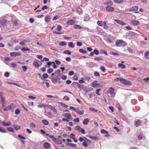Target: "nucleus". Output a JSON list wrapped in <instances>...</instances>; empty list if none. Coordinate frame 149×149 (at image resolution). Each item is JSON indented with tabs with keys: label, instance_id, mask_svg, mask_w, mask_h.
I'll return each instance as SVG.
<instances>
[{
	"label": "nucleus",
	"instance_id": "obj_1",
	"mask_svg": "<svg viewBox=\"0 0 149 149\" xmlns=\"http://www.w3.org/2000/svg\"><path fill=\"white\" fill-rule=\"evenodd\" d=\"M9 14H6L3 15L0 19V27L3 31H6L4 27H5L7 24V21L5 18H9Z\"/></svg>",
	"mask_w": 149,
	"mask_h": 149
},
{
	"label": "nucleus",
	"instance_id": "obj_2",
	"mask_svg": "<svg viewBox=\"0 0 149 149\" xmlns=\"http://www.w3.org/2000/svg\"><path fill=\"white\" fill-rule=\"evenodd\" d=\"M115 43L117 47L125 46L127 45V43L122 40H118Z\"/></svg>",
	"mask_w": 149,
	"mask_h": 149
},
{
	"label": "nucleus",
	"instance_id": "obj_3",
	"mask_svg": "<svg viewBox=\"0 0 149 149\" xmlns=\"http://www.w3.org/2000/svg\"><path fill=\"white\" fill-rule=\"evenodd\" d=\"M9 20H11L12 21L13 24L15 25H17L18 24V23L15 20H14L15 19V17L13 15H12L11 14H10L9 15Z\"/></svg>",
	"mask_w": 149,
	"mask_h": 149
},
{
	"label": "nucleus",
	"instance_id": "obj_4",
	"mask_svg": "<svg viewBox=\"0 0 149 149\" xmlns=\"http://www.w3.org/2000/svg\"><path fill=\"white\" fill-rule=\"evenodd\" d=\"M120 82L121 83L125 85L130 86L132 84L131 82L130 81L127 80L126 79L123 78V79H120Z\"/></svg>",
	"mask_w": 149,
	"mask_h": 149
},
{
	"label": "nucleus",
	"instance_id": "obj_5",
	"mask_svg": "<svg viewBox=\"0 0 149 149\" xmlns=\"http://www.w3.org/2000/svg\"><path fill=\"white\" fill-rule=\"evenodd\" d=\"M97 81H94L92 83V86L95 88L100 87H101V85L97 83Z\"/></svg>",
	"mask_w": 149,
	"mask_h": 149
},
{
	"label": "nucleus",
	"instance_id": "obj_6",
	"mask_svg": "<svg viewBox=\"0 0 149 149\" xmlns=\"http://www.w3.org/2000/svg\"><path fill=\"white\" fill-rule=\"evenodd\" d=\"M75 129L81 132L83 134H84L85 133V130L83 128H81L79 126H76L75 127Z\"/></svg>",
	"mask_w": 149,
	"mask_h": 149
},
{
	"label": "nucleus",
	"instance_id": "obj_7",
	"mask_svg": "<svg viewBox=\"0 0 149 149\" xmlns=\"http://www.w3.org/2000/svg\"><path fill=\"white\" fill-rule=\"evenodd\" d=\"M106 10L108 12H112L114 10V7L111 6H108L106 7Z\"/></svg>",
	"mask_w": 149,
	"mask_h": 149
},
{
	"label": "nucleus",
	"instance_id": "obj_8",
	"mask_svg": "<svg viewBox=\"0 0 149 149\" xmlns=\"http://www.w3.org/2000/svg\"><path fill=\"white\" fill-rule=\"evenodd\" d=\"M63 116L65 117L68 119H70V120H72V116L70 113H65L63 115Z\"/></svg>",
	"mask_w": 149,
	"mask_h": 149
},
{
	"label": "nucleus",
	"instance_id": "obj_9",
	"mask_svg": "<svg viewBox=\"0 0 149 149\" xmlns=\"http://www.w3.org/2000/svg\"><path fill=\"white\" fill-rule=\"evenodd\" d=\"M87 140L88 141L85 140L84 141V142L82 143V145L85 147H86L88 146V145H87V143L90 144L91 143V140L87 138Z\"/></svg>",
	"mask_w": 149,
	"mask_h": 149
},
{
	"label": "nucleus",
	"instance_id": "obj_10",
	"mask_svg": "<svg viewBox=\"0 0 149 149\" xmlns=\"http://www.w3.org/2000/svg\"><path fill=\"white\" fill-rule=\"evenodd\" d=\"M114 89L112 88H110L108 91V92L110 93L111 95H113V97L115 95V93L114 92Z\"/></svg>",
	"mask_w": 149,
	"mask_h": 149
},
{
	"label": "nucleus",
	"instance_id": "obj_11",
	"mask_svg": "<svg viewBox=\"0 0 149 149\" xmlns=\"http://www.w3.org/2000/svg\"><path fill=\"white\" fill-rule=\"evenodd\" d=\"M21 55V54L20 53L17 52H13L10 53V55L13 57L19 56H20Z\"/></svg>",
	"mask_w": 149,
	"mask_h": 149
},
{
	"label": "nucleus",
	"instance_id": "obj_12",
	"mask_svg": "<svg viewBox=\"0 0 149 149\" xmlns=\"http://www.w3.org/2000/svg\"><path fill=\"white\" fill-rule=\"evenodd\" d=\"M47 107L52 110L55 113H57V110L54 107L50 105L47 104Z\"/></svg>",
	"mask_w": 149,
	"mask_h": 149
},
{
	"label": "nucleus",
	"instance_id": "obj_13",
	"mask_svg": "<svg viewBox=\"0 0 149 149\" xmlns=\"http://www.w3.org/2000/svg\"><path fill=\"white\" fill-rule=\"evenodd\" d=\"M72 85H77L79 88L80 89H83L84 86L83 85H81L78 84V83L76 82H73Z\"/></svg>",
	"mask_w": 149,
	"mask_h": 149
},
{
	"label": "nucleus",
	"instance_id": "obj_14",
	"mask_svg": "<svg viewBox=\"0 0 149 149\" xmlns=\"http://www.w3.org/2000/svg\"><path fill=\"white\" fill-rule=\"evenodd\" d=\"M114 21L116 22L118 24L122 25H126V24L124 22H123L119 20L118 19H115L114 20Z\"/></svg>",
	"mask_w": 149,
	"mask_h": 149
},
{
	"label": "nucleus",
	"instance_id": "obj_15",
	"mask_svg": "<svg viewBox=\"0 0 149 149\" xmlns=\"http://www.w3.org/2000/svg\"><path fill=\"white\" fill-rule=\"evenodd\" d=\"M66 23L69 25H72L75 24V22L74 19H70L67 21Z\"/></svg>",
	"mask_w": 149,
	"mask_h": 149
},
{
	"label": "nucleus",
	"instance_id": "obj_16",
	"mask_svg": "<svg viewBox=\"0 0 149 149\" xmlns=\"http://www.w3.org/2000/svg\"><path fill=\"white\" fill-rule=\"evenodd\" d=\"M135 121V125L136 127L140 126L141 123V122L139 120H136Z\"/></svg>",
	"mask_w": 149,
	"mask_h": 149
},
{
	"label": "nucleus",
	"instance_id": "obj_17",
	"mask_svg": "<svg viewBox=\"0 0 149 149\" xmlns=\"http://www.w3.org/2000/svg\"><path fill=\"white\" fill-rule=\"evenodd\" d=\"M104 4L105 5L111 6L113 5V2L110 0H107L104 3Z\"/></svg>",
	"mask_w": 149,
	"mask_h": 149
},
{
	"label": "nucleus",
	"instance_id": "obj_18",
	"mask_svg": "<svg viewBox=\"0 0 149 149\" xmlns=\"http://www.w3.org/2000/svg\"><path fill=\"white\" fill-rule=\"evenodd\" d=\"M138 7L136 6H135L132 7L131 8H130L129 9V11H136L138 10Z\"/></svg>",
	"mask_w": 149,
	"mask_h": 149
},
{
	"label": "nucleus",
	"instance_id": "obj_19",
	"mask_svg": "<svg viewBox=\"0 0 149 149\" xmlns=\"http://www.w3.org/2000/svg\"><path fill=\"white\" fill-rule=\"evenodd\" d=\"M87 136L90 139H93L94 140H99L98 138L96 136H92L90 135H87Z\"/></svg>",
	"mask_w": 149,
	"mask_h": 149
},
{
	"label": "nucleus",
	"instance_id": "obj_20",
	"mask_svg": "<svg viewBox=\"0 0 149 149\" xmlns=\"http://www.w3.org/2000/svg\"><path fill=\"white\" fill-rule=\"evenodd\" d=\"M44 147L47 149H49L50 147V145L48 142L45 143L43 145Z\"/></svg>",
	"mask_w": 149,
	"mask_h": 149
},
{
	"label": "nucleus",
	"instance_id": "obj_21",
	"mask_svg": "<svg viewBox=\"0 0 149 149\" xmlns=\"http://www.w3.org/2000/svg\"><path fill=\"white\" fill-rule=\"evenodd\" d=\"M82 29L84 30H86L88 32H93L94 31L93 30L91 29H89L87 27H82Z\"/></svg>",
	"mask_w": 149,
	"mask_h": 149
},
{
	"label": "nucleus",
	"instance_id": "obj_22",
	"mask_svg": "<svg viewBox=\"0 0 149 149\" xmlns=\"http://www.w3.org/2000/svg\"><path fill=\"white\" fill-rule=\"evenodd\" d=\"M46 136H49L50 138H51L53 141H56V138L53 135H49L48 134H46Z\"/></svg>",
	"mask_w": 149,
	"mask_h": 149
},
{
	"label": "nucleus",
	"instance_id": "obj_23",
	"mask_svg": "<svg viewBox=\"0 0 149 149\" xmlns=\"http://www.w3.org/2000/svg\"><path fill=\"white\" fill-rule=\"evenodd\" d=\"M131 23L134 26H136L139 24V22L137 21L133 20L131 22Z\"/></svg>",
	"mask_w": 149,
	"mask_h": 149
},
{
	"label": "nucleus",
	"instance_id": "obj_24",
	"mask_svg": "<svg viewBox=\"0 0 149 149\" xmlns=\"http://www.w3.org/2000/svg\"><path fill=\"white\" fill-rule=\"evenodd\" d=\"M89 120L87 118L84 119L83 122V123L84 125H87L88 124L89 122Z\"/></svg>",
	"mask_w": 149,
	"mask_h": 149
},
{
	"label": "nucleus",
	"instance_id": "obj_25",
	"mask_svg": "<svg viewBox=\"0 0 149 149\" xmlns=\"http://www.w3.org/2000/svg\"><path fill=\"white\" fill-rule=\"evenodd\" d=\"M73 27L75 29H82V27L78 25H74L73 26Z\"/></svg>",
	"mask_w": 149,
	"mask_h": 149
},
{
	"label": "nucleus",
	"instance_id": "obj_26",
	"mask_svg": "<svg viewBox=\"0 0 149 149\" xmlns=\"http://www.w3.org/2000/svg\"><path fill=\"white\" fill-rule=\"evenodd\" d=\"M149 56V51H146L144 53V56L146 59H149V57L148 56Z\"/></svg>",
	"mask_w": 149,
	"mask_h": 149
},
{
	"label": "nucleus",
	"instance_id": "obj_27",
	"mask_svg": "<svg viewBox=\"0 0 149 149\" xmlns=\"http://www.w3.org/2000/svg\"><path fill=\"white\" fill-rule=\"evenodd\" d=\"M42 122L44 125H47L49 124V122L46 120L44 119L42 120Z\"/></svg>",
	"mask_w": 149,
	"mask_h": 149
},
{
	"label": "nucleus",
	"instance_id": "obj_28",
	"mask_svg": "<svg viewBox=\"0 0 149 149\" xmlns=\"http://www.w3.org/2000/svg\"><path fill=\"white\" fill-rule=\"evenodd\" d=\"M52 63V62L51 61H49L45 63L44 65L46 67H49L50 66V65Z\"/></svg>",
	"mask_w": 149,
	"mask_h": 149
},
{
	"label": "nucleus",
	"instance_id": "obj_29",
	"mask_svg": "<svg viewBox=\"0 0 149 149\" xmlns=\"http://www.w3.org/2000/svg\"><path fill=\"white\" fill-rule=\"evenodd\" d=\"M103 26H104V29H108V26L107 25V23L106 21L103 22Z\"/></svg>",
	"mask_w": 149,
	"mask_h": 149
},
{
	"label": "nucleus",
	"instance_id": "obj_30",
	"mask_svg": "<svg viewBox=\"0 0 149 149\" xmlns=\"http://www.w3.org/2000/svg\"><path fill=\"white\" fill-rule=\"evenodd\" d=\"M50 19V17L49 15L46 16L45 18V21L46 22H48Z\"/></svg>",
	"mask_w": 149,
	"mask_h": 149
},
{
	"label": "nucleus",
	"instance_id": "obj_31",
	"mask_svg": "<svg viewBox=\"0 0 149 149\" xmlns=\"http://www.w3.org/2000/svg\"><path fill=\"white\" fill-rule=\"evenodd\" d=\"M13 126L15 130H17L21 129L20 126H19L17 125L14 124L13 125Z\"/></svg>",
	"mask_w": 149,
	"mask_h": 149
},
{
	"label": "nucleus",
	"instance_id": "obj_32",
	"mask_svg": "<svg viewBox=\"0 0 149 149\" xmlns=\"http://www.w3.org/2000/svg\"><path fill=\"white\" fill-rule=\"evenodd\" d=\"M79 140L81 142H82L83 141H84L85 140L88 141L87 140V138L85 136H84L83 138L81 137H80L79 138Z\"/></svg>",
	"mask_w": 149,
	"mask_h": 149
},
{
	"label": "nucleus",
	"instance_id": "obj_33",
	"mask_svg": "<svg viewBox=\"0 0 149 149\" xmlns=\"http://www.w3.org/2000/svg\"><path fill=\"white\" fill-rule=\"evenodd\" d=\"M58 145L61 144L62 143V141L61 140H59L58 139H56V141H54Z\"/></svg>",
	"mask_w": 149,
	"mask_h": 149
},
{
	"label": "nucleus",
	"instance_id": "obj_34",
	"mask_svg": "<svg viewBox=\"0 0 149 149\" xmlns=\"http://www.w3.org/2000/svg\"><path fill=\"white\" fill-rule=\"evenodd\" d=\"M11 108V106L10 105H8L3 110L4 111H8L10 110Z\"/></svg>",
	"mask_w": 149,
	"mask_h": 149
},
{
	"label": "nucleus",
	"instance_id": "obj_35",
	"mask_svg": "<svg viewBox=\"0 0 149 149\" xmlns=\"http://www.w3.org/2000/svg\"><path fill=\"white\" fill-rule=\"evenodd\" d=\"M114 2L116 3H121L123 2V0H114Z\"/></svg>",
	"mask_w": 149,
	"mask_h": 149
},
{
	"label": "nucleus",
	"instance_id": "obj_36",
	"mask_svg": "<svg viewBox=\"0 0 149 149\" xmlns=\"http://www.w3.org/2000/svg\"><path fill=\"white\" fill-rule=\"evenodd\" d=\"M33 65L34 66H35L36 67H38L39 66L38 63V62L36 61H34L33 63Z\"/></svg>",
	"mask_w": 149,
	"mask_h": 149
},
{
	"label": "nucleus",
	"instance_id": "obj_37",
	"mask_svg": "<svg viewBox=\"0 0 149 149\" xmlns=\"http://www.w3.org/2000/svg\"><path fill=\"white\" fill-rule=\"evenodd\" d=\"M118 66L121 69H125L126 68L125 65L121 63H119L118 64Z\"/></svg>",
	"mask_w": 149,
	"mask_h": 149
},
{
	"label": "nucleus",
	"instance_id": "obj_38",
	"mask_svg": "<svg viewBox=\"0 0 149 149\" xmlns=\"http://www.w3.org/2000/svg\"><path fill=\"white\" fill-rule=\"evenodd\" d=\"M28 66L26 65H24L22 66V68L23 69V71L24 72H26L28 68Z\"/></svg>",
	"mask_w": 149,
	"mask_h": 149
},
{
	"label": "nucleus",
	"instance_id": "obj_39",
	"mask_svg": "<svg viewBox=\"0 0 149 149\" xmlns=\"http://www.w3.org/2000/svg\"><path fill=\"white\" fill-rule=\"evenodd\" d=\"M64 54H67L69 55L71 54V52L68 50H66L63 52Z\"/></svg>",
	"mask_w": 149,
	"mask_h": 149
},
{
	"label": "nucleus",
	"instance_id": "obj_40",
	"mask_svg": "<svg viewBox=\"0 0 149 149\" xmlns=\"http://www.w3.org/2000/svg\"><path fill=\"white\" fill-rule=\"evenodd\" d=\"M97 25L100 26H103V22H102L101 21H98L97 22Z\"/></svg>",
	"mask_w": 149,
	"mask_h": 149
},
{
	"label": "nucleus",
	"instance_id": "obj_41",
	"mask_svg": "<svg viewBox=\"0 0 149 149\" xmlns=\"http://www.w3.org/2000/svg\"><path fill=\"white\" fill-rule=\"evenodd\" d=\"M3 125L5 126H8L11 125V123L10 122H8L7 123H6L4 122H3Z\"/></svg>",
	"mask_w": 149,
	"mask_h": 149
},
{
	"label": "nucleus",
	"instance_id": "obj_42",
	"mask_svg": "<svg viewBox=\"0 0 149 149\" xmlns=\"http://www.w3.org/2000/svg\"><path fill=\"white\" fill-rule=\"evenodd\" d=\"M59 45L61 46H65L67 45V43L64 42H61L59 43Z\"/></svg>",
	"mask_w": 149,
	"mask_h": 149
},
{
	"label": "nucleus",
	"instance_id": "obj_43",
	"mask_svg": "<svg viewBox=\"0 0 149 149\" xmlns=\"http://www.w3.org/2000/svg\"><path fill=\"white\" fill-rule=\"evenodd\" d=\"M7 129L10 132H15L14 129L13 128H11V127H8L7 128Z\"/></svg>",
	"mask_w": 149,
	"mask_h": 149
},
{
	"label": "nucleus",
	"instance_id": "obj_44",
	"mask_svg": "<svg viewBox=\"0 0 149 149\" xmlns=\"http://www.w3.org/2000/svg\"><path fill=\"white\" fill-rule=\"evenodd\" d=\"M68 46L72 48H73L74 47V46L73 45V43L72 42H69L68 44Z\"/></svg>",
	"mask_w": 149,
	"mask_h": 149
},
{
	"label": "nucleus",
	"instance_id": "obj_45",
	"mask_svg": "<svg viewBox=\"0 0 149 149\" xmlns=\"http://www.w3.org/2000/svg\"><path fill=\"white\" fill-rule=\"evenodd\" d=\"M79 51L81 53H82L86 54L87 52L86 51L84 50L83 49H79Z\"/></svg>",
	"mask_w": 149,
	"mask_h": 149
},
{
	"label": "nucleus",
	"instance_id": "obj_46",
	"mask_svg": "<svg viewBox=\"0 0 149 149\" xmlns=\"http://www.w3.org/2000/svg\"><path fill=\"white\" fill-rule=\"evenodd\" d=\"M89 110L91 111H94L95 112L98 111V110L93 108L90 107L89 108Z\"/></svg>",
	"mask_w": 149,
	"mask_h": 149
},
{
	"label": "nucleus",
	"instance_id": "obj_47",
	"mask_svg": "<svg viewBox=\"0 0 149 149\" xmlns=\"http://www.w3.org/2000/svg\"><path fill=\"white\" fill-rule=\"evenodd\" d=\"M100 132L102 134H108V132L104 129H101Z\"/></svg>",
	"mask_w": 149,
	"mask_h": 149
},
{
	"label": "nucleus",
	"instance_id": "obj_48",
	"mask_svg": "<svg viewBox=\"0 0 149 149\" xmlns=\"http://www.w3.org/2000/svg\"><path fill=\"white\" fill-rule=\"evenodd\" d=\"M38 107L39 108H41L42 107H47V105H46L44 104H39L38 106Z\"/></svg>",
	"mask_w": 149,
	"mask_h": 149
},
{
	"label": "nucleus",
	"instance_id": "obj_49",
	"mask_svg": "<svg viewBox=\"0 0 149 149\" xmlns=\"http://www.w3.org/2000/svg\"><path fill=\"white\" fill-rule=\"evenodd\" d=\"M101 90V89H97L96 90V91H95V93L97 95H100V93H99V92Z\"/></svg>",
	"mask_w": 149,
	"mask_h": 149
},
{
	"label": "nucleus",
	"instance_id": "obj_50",
	"mask_svg": "<svg viewBox=\"0 0 149 149\" xmlns=\"http://www.w3.org/2000/svg\"><path fill=\"white\" fill-rule=\"evenodd\" d=\"M21 50L23 52H25L26 51H29L30 49L29 48H22L21 49Z\"/></svg>",
	"mask_w": 149,
	"mask_h": 149
},
{
	"label": "nucleus",
	"instance_id": "obj_51",
	"mask_svg": "<svg viewBox=\"0 0 149 149\" xmlns=\"http://www.w3.org/2000/svg\"><path fill=\"white\" fill-rule=\"evenodd\" d=\"M93 52L94 54L96 55H98L99 54V51L96 49H95L93 50Z\"/></svg>",
	"mask_w": 149,
	"mask_h": 149
},
{
	"label": "nucleus",
	"instance_id": "obj_52",
	"mask_svg": "<svg viewBox=\"0 0 149 149\" xmlns=\"http://www.w3.org/2000/svg\"><path fill=\"white\" fill-rule=\"evenodd\" d=\"M100 69L103 72H105L106 71V69L103 66L101 67Z\"/></svg>",
	"mask_w": 149,
	"mask_h": 149
},
{
	"label": "nucleus",
	"instance_id": "obj_53",
	"mask_svg": "<svg viewBox=\"0 0 149 149\" xmlns=\"http://www.w3.org/2000/svg\"><path fill=\"white\" fill-rule=\"evenodd\" d=\"M20 112L19 109H17L15 111V113L16 115L19 114Z\"/></svg>",
	"mask_w": 149,
	"mask_h": 149
},
{
	"label": "nucleus",
	"instance_id": "obj_54",
	"mask_svg": "<svg viewBox=\"0 0 149 149\" xmlns=\"http://www.w3.org/2000/svg\"><path fill=\"white\" fill-rule=\"evenodd\" d=\"M47 72L49 74H50L52 73L53 71V70L51 68H49L47 70Z\"/></svg>",
	"mask_w": 149,
	"mask_h": 149
},
{
	"label": "nucleus",
	"instance_id": "obj_55",
	"mask_svg": "<svg viewBox=\"0 0 149 149\" xmlns=\"http://www.w3.org/2000/svg\"><path fill=\"white\" fill-rule=\"evenodd\" d=\"M129 35L130 36H135L136 35V33L134 32H131L129 33Z\"/></svg>",
	"mask_w": 149,
	"mask_h": 149
},
{
	"label": "nucleus",
	"instance_id": "obj_56",
	"mask_svg": "<svg viewBox=\"0 0 149 149\" xmlns=\"http://www.w3.org/2000/svg\"><path fill=\"white\" fill-rule=\"evenodd\" d=\"M0 132L4 133L6 132V131L1 127H0Z\"/></svg>",
	"mask_w": 149,
	"mask_h": 149
},
{
	"label": "nucleus",
	"instance_id": "obj_57",
	"mask_svg": "<svg viewBox=\"0 0 149 149\" xmlns=\"http://www.w3.org/2000/svg\"><path fill=\"white\" fill-rule=\"evenodd\" d=\"M11 65L12 67L16 68L17 66V64L14 63H12Z\"/></svg>",
	"mask_w": 149,
	"mask_h": 149
},
{
	"label": "nucleus",
	"instance_id": "obj_58",
	"mask_svg": "<svg viewBox=\"0 0 149 149\" xmlns=\"http://www.w3.org/2000/svg\"><path fill=\"white\" fill-rule=\"evenodd\" d=\"M94 75L95 77H99L100 76V74L99 72H94Z\"/></svg>",
	"mask_w": 149,
	"mask_h": 149
},
{
	"label": "nucleus",
	"instance_id": "obj_59",
	"mask_svg": "<svg viewBox=\"0 0 149 149\" xmlns=\"http://www.w3.org/2000/svg\"><path fill=\"white\" fill-rule=\"evenodd\" d=\"M143 136L141 134H140L138 136V139L139 140H141L143 139Z\"/></svg>",
	"mask_w": 149,
	"mask_h": 149
},
{
	"label": "nucleus",
	"instance_id": "obj_60",
	"mask_svg": "<svg viewBox=\"0 0 149 149\" xmlns=\"http://www.w3.org/2000/svg\"><path fill=\"white\" fill-rule=\"evenodd\" d=\"M48 75L46 73L43 74L42 77L44 79H46L48 77Z\"/></svg>",
	"mask_w": 149,
	"mask_h": 149
},
{
	"label": "nucleus",
	"instance_id": "obj_61",
	"mask_svg": "<svg viewBox=\"0 0 149 149\" xmlns=\"http://www.w3.org/2000/svg\"><path fill=\"white\" fill-rule=\"evenodd\" d=\"M57 81V80L55 78H54L52 79V81L53 83L55 84L56 83Z\"/></svg>",
	"mask_w": 149,
	"mask_h": 149
},
{
	"label": "nucleus",
	"instance_id": "obj_62",
	"mask_svg": "<svg viewBox=\"0 0 149 149\" xmlns=\"http://www.w3.org/2000/svg\"><path fill=\"white\" fill-rule=\"evenodd\" d=\"M61 28L62 27L61 26L58 25L57 28V30L60 31L61 30Z\"/></svg>",
	"mask_w": 149,
	"mask_h": 149
},
{
	"label": "nucleus",
	"instance_id": "obj_63",
	"mask_svg": "<svg viewBox=\"0 0 149 149\" xmlns=\"http://www.w3.org/2000/svg\"><path fill=\"white\" fill-rule=\"evenodd\" d=\"M10 74L8 72H6L5 73L4 76L6 77H8L9 76Z\"/></svg>",
	"mask_w": 149,
	"mask_h": 149
},
{
	"label": "nucleus",
	"instance_id": "obj_64",
	"mask_svg": "<svg viewBox=\"0 0 149 149\" xmlns=\"http://www.w3.org/2000/svg\"><path fill=\"white\" fill-rule=\"evenodd\" d=\"M63 99L64 100L69 101L70 100L68 97L67 96H65L63 97Z\"/></svg>",
	"mask_w": 149,
	"mask_h": 149
}]
</instances>
